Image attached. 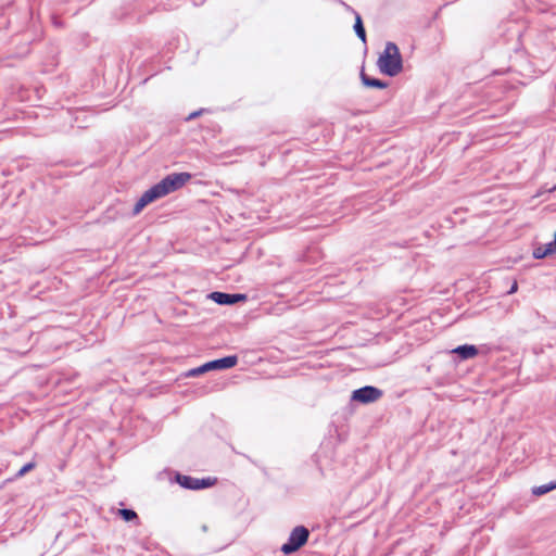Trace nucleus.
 <instances>
[{"label": "nucleus", "instance_id": "2", "mask_svg": "<svg viewBox=\"0 0 556 556\" xmlns=\"http://www.w3.org/2000/svg\"><path fill=\"white\" fill-rule=\"evenodd\" d=\"M379 70L388 75H397L403 67L402 56L396 45L388 42L378 59Z\"/></svg>", "mask_w": 556, "mask_h": 556}, {"label": "nucleus", "instance_id": "5", "mask_svg": "<svg viewBox=\"0 0 556 556\" xmlns=\"http://www.w3.org/2000/svg\"><path fill=\"white\" fill-rule=\"evenodd\" d=\"M215 481L216 480L212 479V478L197 479V478H191V477H187V476L178 477V482L180 483V485L188 488V489H193V490L212 486L215 484Z\"/></svg>", "mask_w": 556, "mask_h": 556}, {"label": "nucleus", "instance_id": "16", "mask_svg": "<svg viewBox=\"0 0 556 556\" xmlns=\"http://www.w3.org/2000/svg\"><path fill=\"white\" fill-rule=\"evenodd\" d=\"M34 464L33 463H28L26 464L24 467L21 468V470L18 471V477H22L24 476L26 472H28L29 470H31L34 468Z\"/></svg>", "mask_w": 556, "mask_h": 556}, {"label": "nucleus", "instance_id": "11", "mask_svg": "<svg viewBox=\"0 0 556 556\" xmlns=\"http://www.w3.org/2000/svg\"><path fill=\"white\" fill-rule=\"evenodd\" d=\"M354 30L356 35H366L362 17L358 13H355Z\"/></svg>", "mask_w": 556, "mask_h": 556}, {"label": "nucleus", "instance_id": "17", "mask_svg": "<svg viewBox=\"0 0 556 556\" xmlns=\"http://www.w3.org/2000/svg\"><path fill=\"white\" fill-rule=\"evenodd\" d=\"M517 291V283L515 282L509 291V293H514Z\"/></svg>", "mask_w": 556, "mask_h": 556}, {"label": "nucleus", "instance_id": "1", "mask_svg": "<svg viewBox=\"0 0 556 556\" xmlns=\"http://www.w3.org/2000/svg\"><path fill=\"white\" fill-rule=\"evenodd\" d=\"M190 173H173L164 177L160 182L148 189L134 206V215L139 214L148 204L172 192L181 189L191 179Z\"/></svg>", "mask_w": 556, "mask_h": 556}, {"label": "nucleus", "instance_id": "18", "mask_svg": "<svg viewBox=\"0 0 556 556\" xmlns=\"http://www.w3.org/2000/svg\"><path fill=\"white\" fill-rule=\"evenodd\" d=\"M198 115H199L198 113H192L189 118H193V117H195Z\"/></svg>", "mask_w": 556, "mask_h": 556}, {"label": "nucleus", "instance_id": "14", "mask_svg": "<svg viewBox=\"0 0 556 556\" xmlns=\"http://www.w3.org/2000/svg\"><path fill=\"white\" fill-rule=\"evenodd\" d=\"M533 257L536 258V260H541V258H544L547 256V254L544 252V249L542 245H539L536 247L534 250H533V253H532Z\"/></svg>", "mask_w": 556, "mask_h": 556}, {"label": "nucleus", "instance_id": "4", "mask_svg": "<svg viewBox=\"0 0 556 556\" xmlns=\"http://www.w3.org/2000/svg\"><path fill=\"white\" fill-rule=\"evenodd\" d=\"M381 395H382V392L379 389L368 386V387H364L358 390H355L352 393V400L366 404V403H371V402L379 400L381 397Z\"/></svg>", "mask_w": 556, "mask_h": 556}, {"label": "nucleus", "instance_id": "13", "mask_svg": "<svg viewBox=\"0 0 556 556\" xmlns=\"http://www.w3.org/2000/svg\"><path fill=\"white\" fill-rule=\"evenodd\" d=\"M204 372H207L205 364H203L202 366H200L198 368H193V369L189 370L187 376L188 377H193V376L202 375Z\"/></svg>", "mask_w": 556, "mask_h": 556}, {"label": "nucleus", "instance_id": "8", "mask_svg": "<svg viewBox=\"0 0 556 556\" xmlns=\"http://www.w3.org/2000/svg\"><path fill=\"white\" fill-rule=\"evenodd\" d=\"M452 352L458 354L464 359L472 358L478 354V350L473 345H460Z\"/></svg>", "mask_w": 556, "mask_h": 556}, {"label": "nucleus", "instance_id": "15", "mask_svg": "<svg viewBox=\"0 0 556 556\" xmlns=\"http://www.w3.org/2000/svg\"><path fill=\"white\" fill-rule=\"evenodd\" d=\"M542 247L544 249V252L547 254V256L556 253V247H555L554 241L546 243V244H542Z\"/></svg>", "mask_w": 556, "mask_h": 556}, {"label": "nucleus", "instance_id": "6", "mask_svg": "<svg viewBox=\"0 0 556 556\" xmlns=\"http://www.w3.org/2000/svg\"><path fill=\"white\" fill-rule=\"evenodd\" d=\"M210 298L220 305H231L247 299L244 294H228L223 292H212Z\"/></svg>", "mask_w": 556, "mask_h": 556}, {"label": "nucleus", "instance_id": "12", "mask_svg": "<svg viewBox=\"0 0 556 556\" xmlns=\"http://www.w3.org/2000/svg\"><path fill=\"white\" fill-rule=\"evenodd\" d=\"M119 515L126 520L130 521L135 518H137V514L134 510L130 509H121Z\"/></svg>", "mask_w": 556, "mask_h": 556}, {"label": "nucleus", "instance_id": "7", "mask_svg": "<svg viewBox=\"0 0 556 556\" xmlns=\"http://www.w3.org/2000/svg\"><path fill=\"white\" fill-rule=\"evenodd\" d=\"M237 357L236 356H227L220 359H215L205 363L206 370H219V369H227L231 368L237 364Z\"/></svg>", "mask_w": 556, "mask_h": 556}, {"label": "nucleus", "instance_id": "10", "mask_svg": "<svg viewBox=\"0 0 556 556\" xmlns=\"http://www.w3.org/2000/svg\"><path fill=\"white\" fill-rule=\"evenodd\" d=\"M556 489V482H552L549 484H545V485H539V486H534L532 489V493L536 496H541L543 494H546L548 493L549 491Z\"/></svg>", "mask_w": 556, "mask_h": 556}, {"label": "nucleus", "instance_id": "3", "mask_svg": "<svg viewBox=\"0 0 556 556\" xmlns=\"http://www.w3.org/2000/svg\"><path fill=\"white\" fill-rule=\"evenodd\" d=\"M308 530L305 527H295L290 533L289 540L281 546V552L286 555L296 552L308 539Z\"/></svg>", "mask_w": 556, "mask_h": 556}, {"label": "nucleus", "instance_id": "9", "mask_svg": "<svg viewBox=\"0 0 556 556\" xmlns=\"http://www.w3.org/2000/svg\"><path fill=\"white\" fill-rule=\"evenodd\" d=\"M362 80H363L364 85L367 87H374V88H380V89H383L387 87L386 83H382L379 79L369 78L365 74L362 75Z\"/></svg>", "mask_w": 556, "mask_h": 556}]
</instances>
